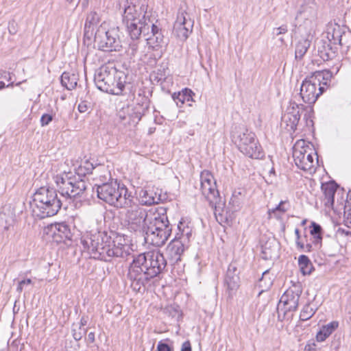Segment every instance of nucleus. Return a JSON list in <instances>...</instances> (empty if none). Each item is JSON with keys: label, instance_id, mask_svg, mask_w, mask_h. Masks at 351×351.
I'll return each mask as SVG.
<instances>
[{"label": "nucleus", "instance_id": "obj_1", "mask_svg": "<svg viewBox=\"0 0 351 351\" xmlns=\"http://www.w3.org/2000/svg\"><path fill=\"white\" fill-rule=\"evenodd\" d=\"M84 251L94 259L108 262L113 258H125L130 254V246L119 235L112 238L106 232H96L84 236L81 239Z\"/></svg>", "mask_w": 351, "mask_h": 351}, {"label": "nucleus", "instance_id": "obj_2", "mask_svg": "<svg viewBox=\"0 0 351 351\" xmlns=\"http://www.w3.org/2000/svg\"><path fill=\"white\" fill-rule=\"evenodd\" d=\"M166 266L167 261L159 250L138 254L134 258L127 274L130 287L136 293L141 292L151 279L163 271Z\"/></svg>", "mask_w": 351, "mask_h": 351}, {"label": "nucleus", "instance_id": "obj_3", "mask_svg": "<svg viewBox=\"0 0 351 351\" xmlns=\"http://www.w3.org/2000/svg\"><path fill=\"white\" fill-rule=\"evenodd\" d=\"M116 8L122 17V22L132 40H136L142 34L141 27L154 16L147 10L145 1L139 0H118Z\"/></svg>", "mask_w": 351, "mask_h": 351}, {"label": "nucleus", "instance_id": "obj_4", "mask_svg": "<svg viewBox=\"0 0 351 351\" xmlns=\"http://www.w3.org/2000/svg\"><path fill=\"white\" fill-rule=\"evenodd\" d=\"M61 197L56 190L40 187L34 194L31 203L33 215L39 219L56 215L62 205Z\"/></svg>", "mask_w": 351, "mask_h": 351}, {"label": "nucleus", "instance_id": "obj_5", "mask_svg": "<svg viewBox=\"0 0 351 351\" xmlns=\"http://www.w3.org/2000/svg\"><path fill=\"white\" fill-rule=\"evenodd\" d=\"M126 75L111 64L100 66L95 74L94 81L101 91L115 95L122 94L126 84Z\"/></svg>", "mask_w": 351, "mask_h": 351}, {"label": "nucleus", "instance_id": "obj_6", "mask_svg": "<svg viewBox=\"0 0 351 351\" xmlns=\"http://www.w3.org/2000/svg\"><path fill=\"white\" fill-rule=\"evenodd\" d=\"M232 142L246 156L261 159L264 152L256 134L243 125H235L231 132Z\"/></svg>", "mask_w": 351, "mask_h": 351}, {"label": "nucleus", "instance_id": "obj_7", "mask_svg": "<svg viewBox=\"0 0 351 351\" xmlns=\"http://www.w3.org/2000/svg\"><path fill=\"white\" fill-rule=\"evenodd\" d=\"M332 73L328 70L318 71L307 77L300 86V97L304 103L313 104L325 91L330 82Z\"/></svg>", "mask_w": 351, "mask_h": 351}, {"label": "nucleus", "instance_id": "obj_8", "mask_svg": "<svg viewBox=\"0 0 351 351\" xmlns=\"http://www.w3.org/2000/svg\"><path fill=\"white\" fill-rule=\"evenodd\" d=\"M98 197L111 206L117 208L130 206V197L132 195L123 184L117 180L110 179L108 182L97 186Z\"/></svg>", "mask_w": 351, "mask_h": 351}, {"label": "nucleus", "instance_id": "obj_9", "mask_svg": "<svg viewBox=\"0 0 351 351\" xmlns=\"http://www.w3.org/2000/svg\"><path fill=\"white\" fill-rule=\"evenodd\" d=\"M94 45L104 51H119L122 48L119 28L110 27L107 23H102L95 33Z\"/></svg>", "mask_w": 351, "mask_h": 351}, {"label": "nucleus", "instance_id": "obj_10", "mask_svg": "<svg viewBox=\"0 0 351 351\" xmlns=\"http://www.w3.org/2000/svg\"><path fill=\"white\" fill-rule=\"evenodd\" d=\"M130 205L122 206L126 208L124 221L128 229L140 234H144L149 214L146 210L134 202L133 196L130 197Z\"/></svg>", "mask_w": 351, "mask_h": 351}, {"label": "nucleus", "instance_id": "obj_11", "mask_svg": "<svg viewBox=\"0 0 351 351\" xmlns=\"http://www.w3.org/2000/svg\"><path fill=\"white\" fill-rule=\"evenodd\" d=\"M179 232L175 239L167 245V253L171 261L177 263L181 260V256L184 250L188 248L189 237L191 236V230L189 227H184L182 221L178 225Z\"/></svg>", "mask_w": 351, "mask_h": 351}, {"label": "nucleus", "instance_id": "obj_12", "mask_svg": "<svg viewBox=\"0 0 351 351\" xmlns=\"http://www.w3.org/2000/svg\"><path fill=\"white\" fill-rule=\"evenodd\" d=\"M60 196L63 198L82 195L87 189V177H56Z\"/></svg>", "mask_w": 351, "mask_h": 351}, {"label": "nucleus", "instance_id": "obj_13", "mask_svg": "<svg viewBox=\"0 0 351 351\" xmlns=\"http://www.w3.org/2000/svg\"><path fill=\"white\" fill-rule=\"evenodd\" d=\"M321 189L324 195V206L333 210L341 209L346 202L344 189L335 180L322 183Z\"/></svg>", "mask_w": 351, "mask_h": 351}, {"label": "nucleus", "instance_id": "obj_14", "mask_svg": "<svg viewBox=\"0 0 351 351\" xmlns=\"http://www.w3.org/2000/svg\"><path fill=\"white\" fill-rule=\"evenodd\" d=\"M201 191L210 206L217 211V208L223 205L217 187V180L215 177H200Z\"/></svg>", "mask_w": 351, "mask_h": 351}, {"label": "nucleus", "instance_id": "obj_15", "mask_svg": "<svg viewBox=\"0 0 351 351\" xmlns=\"http://www.w3.org/2000/svg\"><path fill=\"white\" fill-rule=\"evenodd\" d=\"M193 21L186 12H180L173 25V34L181 40H185L191 33Z\"/></svg>", "mask_w": 351, "mask_h": 351}, {"label": "nucleus", "instance_id": "obj_16", "mask_svg": "<svg viewBox=\"0 0 351 351\" xmlns=\"http://www.w3.org/2000/svg\"><path fill=\"white\" fill-rule=\"evenodd\" d=\"M300 109H303V105L291 102L287 107L286 112L283 114L281 119V125L289 132H294L298 124L300 114Z\"/></svg>", "mask_w": 351, "mask_h": 351}, {"label": "nucleus", "instance_id": "obj_17", "mask_svg": "<svg viewBox=\"0 0 351 351\" xmlns=\"http://www.w3.org/2000/svg\"><path fill=\"white\" fill-rule=\"evenodd\" d=\"M156 19L153 16L152 19L145 21L144 25L141 27L142 34L148 35L151 32L152 35L147 38L148 43L153 48L161 46L164 43V36L161 32V29L154 23Z\"/></svg>", "mask_w": 351, "mask_h": 351}, {"label": "nucleus", "instance_id": "obj_18", "mask_svg": "<svg viewBox=\"0 0 351 351\" xmlns=\"http://www.w3.org/2000/svg\"><path fill=\"white\" fill-rule=\"evenodd\" d=\"M156 228H161L162 230L167 228L172 230L165 208L160 207L154 213L149 214L145 229L156 230Z\"/></svg>", "mask_w": 351, "mask_h": 351}, {"label": "nucleus", "instance_id": "obj_19", "mask_svg": "<svg viewBox=\"0 0 351 351\" xmlns=\"http://www.w3.org/2000/svg\"><path fill=\"white\" fill-rule=\"evenodd\" d=\"M301 293L302 289L300 286L295 285L288 289L283 293L280 300V304H283L285 312L296 311Z\"/></svg>", "mask_w": 351, "mask_h": 351}, {"label": "nucleus", "instance_id": "obj_20", "mask_svg": "<svg viewBox=\"0 0 351 351\" xmlns=\"http://www.w3.org/2000/svg\"><path fill=\"white\" fill-rule=\"evenodd\" d=\"M144 232L145 242L152 245L160 247L163 245L171 233V229L156 228V230L145 229Z\"/></svg>", "mask_w": 351, "mask_h": 351}, {"label": "nucleus", "instance_id": "obj_21", "mask_svg": "<svg viewBox=\"0 0 351 351\" xmlns=\"http://www.w3.org/2000/svg\"><path fill=\"white\" fill-rule=\"evenodd\" d=\"M50 230L52 232L53 240L57 243H62L66 240L71 239L72 234L70 227L65 222L51 224Z\"/></svg>", "mask_w": 351, "mask_h": 351}, {"label": "nucleus", "instance_id": "obj_22", "mask_svg": "<svg viewBox=\"0 0 351 351\" xmlns=\"http://www.w3.org/2000/svg\"><path fill=\"white\" fill-rule=\"evenodd\" d=\"M309 146L306 145L304 140L298 141L293 148V157L296 166L302 170L306 163V155H308Z\"/></svg>", "mask_w": 351, "mask_h": 351}, {"label": "nucleus", "instance_id": "obj_23", "mask_svg": "<svg viewBox=\"0 0 351 351\" xmlns=\"http://www.w3.org/2000/svg\"><path fill=\"white\" fill-rule=\"evenodd\" d=\"M236 263H231L228 267L225 276V285L230 291H236L239 287L240 278Z\"/></svg>", "mask_w": 351, "mask_h": 351}, {"label": "nucleus", "instance_id": "obj_24", "mask_svg": "<svg viewBox=\"0 0 351 351\" xmlns=\"http://www.w3.org/2000/svg\"><path fill=\"white\" fill-rule=\"evenodd\" d=\"M317 6L315 0H304L296 18L304 20H313L317 16Z\"/></svg>", "mask_w": 351, "mask_h": 351}, {"label": "nucleus", "instance_id": "obj_25", "mask_svg": "<svg viewBox=\"0 0 351 351\" xmlns=\"http://www.w3.org/2000/svg\"><path fill=\"white\" fill-rule=\"evenodd\" d=\"M143 104H145V107L143 108L142 111H140L135 108L134 111L131 114H128V117H122L121 114L119 115V117L122 121L123 125H133L135 126L141 119L143 115L145 113V110L148 108V99L143 96L142 97Z\"/></svg>", "mask_w": 351, "mask_h": 351}, {"label": "nucleus", "instance_id": "obj_26", "mask_svg": "<svg viewBox=\"0 0 351 351\" xmlns=\"http://www.w3.org/2000/svg\"><path fill=\"white\" fill-rule=\"evenodd\" d=\"M138 195L141 204L145 206L158 204L160 200V196L157 195L156 193L149 188L141 189Z\"/></svg>", "mask_w": 351, "mask_h": 351}, {"label": "nucleus", "instance_id": "obj_27", "mask_svg": "<svg viewBox=\"0 0 351 351\" xmlns=\"http://www.w3.org/2000/svg\"><path fill=\"white\" fill-rule=\"evenodd\" d=\"M194 95V93L191 89L186 88L180 92L174 93L172 95V99L179 108H181L185 103H188V105L191 106Z\"/></svg>", "mask_w": 351, "mask_h": 351}, {"label": "nucleus", "instance_id": "obj_28", "mask_svg": "<svg viewBox=\"0 0 351 351\" xmlns=\"http://www.w3.org/2000/svg\"><path fill=\"white\" fill-rule=\"evenodd\" d=\"M339 326L338 322L333 321L324 325L316 335V340L318 342L324 341Z\"/></svg>", "mask_w": 351, "mask_h": 351}, {"label": "nucleus", "instance_id": "obj_29", "mask_svg": "<svg viewBox=\"0 0 351 351\" xmlns=\"http://www.w3.org/2000/svg\"><path fill=\"white\" fill-rule=\"evenodd\" d=\"M99 22V14L96 12H90L86 16L84 25V34H92L94 27Z\"/></svg>", "mask_w": 351, "mask_h": 351}, {"label": "nucleus", "instance_id": "obj_30", "mask_svg": "<svg viewBox=\"0 0 351 351\" xmlns=\"http://www.w3.org/2000/svg\"><path fill=\"white\" fill-rule=\"evenodd\" d=\"M77 83V77L74 73L64 72L61 75V84L68 90L74 89Z\"/></svg>", "mask_w": 351, "mask_h": 351}, {"label": "nucleus", "instance_id": "obj_31", "mask_svg": "<svg viewBox=\"0 0 351 351\" xmlns=\"http://www.w3.org/2000/svg\"><path fill=\"white\" fill-rule=\"evenodd\" d=\"M243 199L244 194L242 191L235 190L232 193L229 204L233 212H237L240 210L243 204Z\"/></svg>", "mask_w": 351, "mask_h": 351}, {"label": "nucleus", "instance_id": "obj_32", "mask_svg": "<svg viewBox=\"0 0 351 351\" xmlns=\"http://www.w3.org/2000/svg\"><path fill=\"white\" fill-rule=\"evenodd\" d=\"M310 234L313 238V243L315 245L321 244L322 241V228L321 226L314 221L311 222L310 226Z\"/></svg>", "mask_w": 351, "mask_h": 351}, {"label": "nucleus", "instance_id": "obj_33", "mask_svg": "<svg viewBox=\"0 0 351 351\" xmlns=\"http://www.w3.org/2000/svg\"><path fill=\"white\" fill-rule=\"evenodd\" d=\"M278 248V243L274 239L271 241H267L265 245L263 246V254L265 255V258L268 259L276 256Z\"/></svg>", "mask_w": 351, "mask_h": 351}, {"label": "nucleus", "instance_id": "obj_34", "mask_svg": "<svg viewBox=\"0 0 351 351\" xmlns=\"http://www.w3.org/2000/svg\"><path fill=\"white\" fill-rule=\"evenodd\" d=\"M298 265L303 275L305 276L311 274L313 267L307 256L300 255L298 258Z\"/></svg>", "mask_w": 351, "mask_h": 351}, {"label": "nucleus", "instance_id": "obj_35", "mask_svg": "<svg viewBox=\"0 0 351 351\" xmlns=\"http://www.w3.org/2000/svg\"><path fill=\"white\" fill-rule=\"evenodd\" d=\"M311 45L310 41L308 40H300L295 47V56L298 60H301L305 53H306L308 49Z\"/></svg>", "mask_w": 351, "mask_h": 351}, {"label": "nucleus", "instance_id": "obj_36", "mask_svg": "<svg viewBox=\"0 0 351 351\" xmlns=\"http://www.w3.org/2000/svg\"><path fill=\"white\" fill-rule=\"evenodd\" d=\"M342 207L344 210L345 223L348 227L351 228V197L346 199V202Z\"/></svg>", "mask_w": 351, "mask_h": 351}, {"label": "nucleus", "instance_id": "obj_37", "mask_svg": "<svg viewBox=\"0 0 351 351\" xmlns=\"http://www.w3.org/2000/svg\"><path fill=\"white\" fill-rule=\"evenodd\" d=\"M13 228V219L5 214L0 215V229L3 231H8Z\"/></svg>", "mask_w": 351, "mask_h": 351}, {"label": "nucleus", "instance_id": "obj_38", "mask_svg": "<svg viewBox=\"0 0 351 351\" xmlns=\"http://www.w3.org/2000/svg\"><path fill=\"white\" fill-rule=\"evenodd\" d=\"M315 313V309L309 304H306L300 312V319L302 321H306L311 318Z\"/></svg>", "mask_w": 351, "mask_h": 351}, {"label": "nucleus", "instance_id": "obj_39", "mask_svg": "<svg viewBox=\"0 0 351 351\" xmlns=\"http://www.w3.org/2000/svg\"><path fill=\"white\" fill-rule=\"evenodd\" d=\"M317 162H314L311 153H308V155H306V163L304 162V167H302V170L310 174L315 173V164Z\"/></svg>", "mask_w": 351, "mask_h": 351}, {"label": "nucleus", "instance_id": "obj_40", "mask_svg": "<svg viewBox=\"0 0 351 351\" xmlns=\"http://www.w3.org/2000/svg\"><path fill=\"white\" fill-rule=\"evenodd\" d=\"M86 329L82 326H75L72 329L73 337L75 340L80 341L86 334Z\"/></svg>", "mask_w": 351, "mask_h": 351}, {"label": "nucleus", "instance_id": "obj_41", "mask_svg": "<svg viewBox=\"0 0 351 351\" xmlns=\"http://www.w3.org/2000/svg\"><path fill=\"white\" fill-rule=\"evenodd\" d=\"M139 48V45L137 41L133 40L129 45V47L128 49V54L131 57H134L136 56Z\"/></svg>", "mask_w": 351, "mask_h": 351}, {"label": "nucleus", "instance_id": "obj_42", "mask_svg": "<svg viewBox=\"0 0 351 351\" xmlns=\"http://www.w3.org/2000/svg\"><path fill=\"white\" fill-rule=\"evenodd\" d=\"M262 173H269V174L275 173L274 168L273 167V163L271 160L265 161L263 164Z\"/></svg>", "mask_w": 351, "mask_h": 351}, {"label": "nucleus", "instance_id": "obj_43", "mask_svg": "<svg viewBox=\"0 0 351 351\" xmlns=\"http://www.w3.org/2000/svg\"><path fill=\"white\" fill-rule=\"evenodd\" d=\"M157 351H173V348L163 341H160L157 346Z\"/></svg>", "mask_w": 351, "mask_h": 351}, {"label": "nucleus", "instance_id": "obj_44", "mask_svg": "<svg viewBox=\"0 0 351 351\" xmlns=\"http://www.w3.org/2000/svg\"><path fill=\"white\" fill-rule=\"evenodd\" d=\"M53 120V115L50 114H44L40 118V124L42 126L47 125Z\"/></svg>", "mask_w": 351, "mask_h": 351}, {"label": "nucleus", "instance_id": "obj_45", "mask_svg": "<svg viewBox=\"0 0 351 351\" xmlns=\"http://www.w3.org/2000/svg\"><path fill=\"white\" fill-rule=\"evenodd\" d=\"M287 31V25H283L279 27L274 28L273 29L272 34L274 36H278L280 34H285Z\"/></svg>", "mask_w": 351, "mask_h": 351}, {"label": "nucleus", "instance_id": "obj_46", "mask_svg": "<svg viewBox=\"0 0 351 351\" xmlns=\"http://www.w3.org/2000/svg\"><path fill=\"white\" fill-rule=\"evenodd\" d=\"M8 31L10 34L14 35L16 34L18 31V24L14 20H12L10 22H9Z\"/></svg>", "mask_w": 351, "mask_h": 351}, {"label": "nucleus", "instance_id": "obj_47", "mask_svg": "<svg viewBox=\"0 0 351 351\" xmlns=\"http://www.w3.org/2000/svg\"><path fill=\"white\" fill-rule=\"evenodd\" d=\"M284 204H285V202L281 201L280 202V204L275 208L269 209V214H271V213H274L276 211H280L281 213H285L287 210V209L284 208V206H283Z\"/></svg>", "mask_w": 351, "mask_h": 351}, {"label": "nucleus", "instance_id": "obj_48", "mask_svg": "<svg viewBox=\"0 0 351 351\" xmlns=\"http://www.w3.org/2000/svg\"><path fill=\"white\" fill-rule=\"evenodd\" d=\"M31 283H32L31 279H27V280H23L20 281L19 283V285L16 288L17 291L19 293L22 292V291L23 289V287H25V285H30Z\"/></svg>", "mask_w": 351, "mask_h": 351}, {"label": "nucleus", "instance_id": "obj_49", "mask_svg": "<svg viewBox=\"0 0 351 351\" xmlns=\"http://www.w3.org/2000/svg\"><path fill=\"white\" fill-rule=\"evenodd\" d=\"M88 108H89V106L88 105L87 102L85 101H82L78 105V110L82 113L87 112Z\"/></svg>", "mask_w": 351, "mask_h": 351}, {"label": "nucleus", "instance_id": "obj_50", "mask_svg": "<svg viewBox=\"0 0 351 351\" xmlns=\"http://www.w3.org/2000/svg\"><path fill=\"white\" fill-rule=\"evenodd\" d=\"M317 345L313 341H309L305 346V351H316Z\"/></svg>", "mask_w": 351, "mask_h": 351}, {"label": "nucleus", "instance_id": "obj_51", "mask_svg": "<svg viewBox=\"0 0 351 351\" xmlns=\"http://www.w3.org/2000/svg\"><path fill=\"white\" fill-rule=\"evenodd\" d=\"M180 351H192L191 345L189 341H186L182 343Z\"/></svg>", "mask_w": 351, "mask_h": 351}, {"label": "nucleus", "instance_id": "obj_52", "mask_svg": "<svg viewBox=\"0 0 351 351\" xmlns=\"http://www.w3.org/2000/svg\"><path fill=\"white\" fill-rule=\"evenodd\" d=\"M88 343H93L95 340V335L94 332H90L86 339Z\"/></svg>", "mask_w": 351, "mask_h": 351}, {"label": "nucleus", "instance_id": "obj_53", "mask_svg": "<svg viewBox=\"0 0 351 351\" xmlns=\"http://www.w3.org/2000/svg\"><path fill=\"white\" fill-rule=\"evenodd\" d=\"M11 73L9 72H7L5 71H2L0 72V79H5L8 80H11Z\"/></svg>", "mask_w": 351, "mask_h": 351}, {"label": "nucleus", "instance_id": "obj_54", "mask_svg": "<svg viewBox=\"0 0 351 351\" xmlns=\"http://www.w3.org/2000/svg\"><path fill=\"white\" fill-rule=\"evenodd\" d=\"M336 37H337V39L339 40V43L340 45H341V35L339 32H335L334 34H332V38L335 40H336Z\"/></svg>", "mask_w": 351, "mask_h": 351}, {"label": "nucleus", "instance_id": "obj_55", "mask_svg": "<svg viewBox=\"0 0 351 351\" xmlns=\"http://www.w3.org/2000/svg\"><path fill=\"white\" fill-rule=\"evenodd\" d=\"M296 245L298 249L304 250V243H301L300 240H296Z\"/></svg>", "mask_w": 351, "mask_h": 351}, {"label": "nucleus", "instance_id": "obj_56", "mask_svg": "<svg viewBox=\"0 0 351 351\" xmlns=\"http://www.w3.org/2000/svg\"><path fill=\"white\" fill-rule=\"evenodd\" d=\"M320 56L323 60H328L330 58V56L328 53L321 52Z\"/></svg>", "mask_w": 351, "mask_h": 351}, {"label": "nucleus", "instance_id": "obj_57", "mask_svg": "<svg viewBox=\"0 0 351 351\" xmlns=\"http://www.w3.org/2000/svg\"><path fill=\"white\" fill-rule=\"evenodd\" d=\"M86 319L84 317H82L80 320V325H79L78 326H82V328H84V326H86Z\"/></svg>", "mask_w": 351, "mask_h": 351}, {"label": "nucleus", "instance_id": "obj_58", "mask_svg": "<svg viewBox=\"0 0 351 351\" xmlns=\"http://www.w3.org/2000/svg\"><path fill=\"white\" fill-rule=\"evenodd\" d=\"M295 234L296 236V240H300V230L298 228L295 229Z\"/></svg>", "mask_w": 351, "mask_h": 351}, {"label": "nucleus", "instance_id": "obj_59", "mask_svg": "<svg viewBox=\"0 0 351 351\" xmlns=\"http://www.w3.org/2000/svg\"><path fill=\"white\" fill-rule=\"evenodd\" d=\"M312 246L311 244H307L306 246H304V249L306 252H311V251Z\"/></svg>", "mask_w": 351, "mask_h": 351}, {"label": "nucleus", "instance_id": "obj_60", "mask_svg": "<svg viewBox=\"0 0 351 351\" xmlns=\"http://www.w3.org/2000/svg\"><path fill=\"white\" fill-rule=\"evenodd\" d=\"M66 1L69 3H76V5H77L80 2V0H66Z\"/></svg>", "mask_w": 351, "mask_h": 351}, {"label": "nucleus", "instance_id": "obj_61", "mask_svg": "<svg viewBox=\"0 0 351 351\" xmlns=\"http://www.w3.org/2000/svg\"><path fill=\"white\" fill-rule=\"evenodd\" d=\"M4 87H5V83L2 81H0V89L3 88Z\"/></svg>", "mask_w": 351, "mask_h": 351}, {"label": "nucleus", "instance_id": "obj_62", "mask_svg": "<svg viewBox=\"0 0 351 351\" xmlns=\"http://www.w3.org/2000/svg\"><path fill=\"white\" fill-rule=\"evenodd\" d=\"M350 197H351V190H349L346 195V199H350Z\"/></svg>", "mask_w": 351, "mask_h": 351}, {"label": "nucleus", "instance_id": "obj_63", "mask_svg": "<svg viewBox=\"0 0 351 351\" xmlns=\"http://www.w3.org/2000/svg\"><path fill=\"white\" fill-rule=\"evenodd\" d=\"M77 176H86V173H82V172H78V173H77Z\"/></svg>", "mask_w": 351, "mask_h": 351}, {"label": "nucleus", "instance_id": "obj_64", "mask_svg": "<svg viewBox=\"0 0 351 351\" xmlns=\"http://www.w3.org/2000/svg\"><path fill=\"white\" fill-rule=\"evenodd\" d=\"M9 86H13V82H11L10 84H8L7 86V87H9Z\"/></svg>", "mask_w": 351, "mask_h": 351}]
</instances>
